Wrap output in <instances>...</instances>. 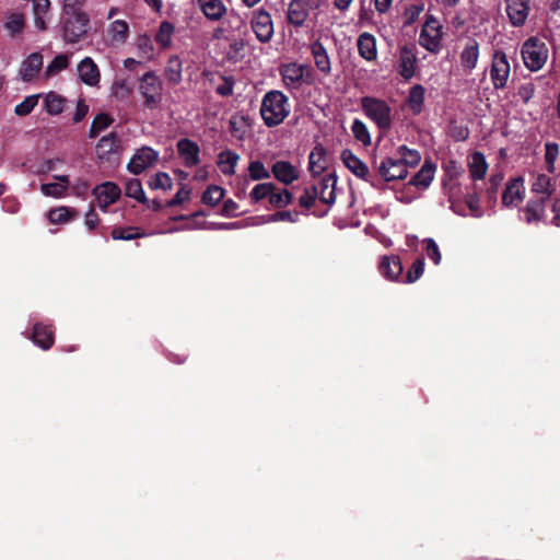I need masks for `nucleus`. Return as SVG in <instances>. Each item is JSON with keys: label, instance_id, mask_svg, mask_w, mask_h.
<instances>
[{"label": "nucleus", "instance_id": "nucleus-61", "mask_svg": "<svg viewBox=\"0 0 560 560\" xmlns=\"http://www.w3.org/2000/svg\"><path fill=\"white\" fill-rule=\"evenodd\" d=\"M299 177V171L289 162L282 161V184H291Z\"/></svg>", "mask_w": 560, "mask_h": 560}, {"label": "nucleus", "instance_id": "nucleus-11", "mask_svg": "<svg viewBox=\"0 0 560 560\" xmlns=\"http://www.w3.org/2000/svg\"><path fill=\"white\" fill-rule=\"evenodd\" d=\"M260 116L268 127L280 124V91L272 90L264 96Z\"/></svg>", "mask_w": 560, "mask_h": 560}, {"label": "nucleus", "instance_id": "nucleus-53", "mask_svg": "<svg viewBox=\"0 0 560 560\" xmlns=\"http://www.w3.org/2000/svg\"><path fill=\"white\" fill-rule=\"evenodd\" d=\"M424 272V259L423 258H417L410 269H408L406 273V278L402 280V282L406 283H413L416 282Z\"/></svg>", "mask_w": 560, "mask_h": 560}, {"label": "nucleus", "instance_id": "nucleus-38", "mask_svg": "<svg viewBox=\"0 0 560 560\" xmlns=\"http://www.w3.org/2000/svg\"><path fill=\"white\" fill-rule=\"evenodd\" d=\"M78 217V211L69 207L52 208L47 213V219L51 224H63Z\"/></svg>", "mask_w": 560, "mask_h": 560}, {"label": "nucleus", "instance_id": "nucleus-31", "mask_svg": "<svg viewBox=\"0 0 560 560\" xmlns=\"http://www.w3.org/2000/svg\"><path fill=\"white\" fill-rule=\"evenodd\" d=\"M327 167L326 150L322 144H317L311 151L308 156V168L314 176L320 175Z\"/></svg>", "mask_w": 560, "mask_h": 560}, {"label": "nucleus", "instance_id": "nucleus-28", "mask_svg": "<svg viewBox=\"0 0 560 560\" xmlns=\"http://www.w3.org/2000/svg\"><path fill=\"white\" fill-rule=\"evenodd\" d=\"M357 46L359 50V55L365 59L366 61H373L377 57V49H376V39L375 37L364 32L361 35H359L357 40Z\"/></svg>", "mask_w": 560, "mask_h": 560}, {"label": "nucleus", "instance_id": "nucleus-7", "mask_svg": "<svg viewBox=\"0 0 560 560\" xmlns=\"http://www.w3.org/2000/svg\"><path fill=\"white\" fill-rule=\"evenodd\" d=\"M343 165L359 179L370 184L375 189H381V180L374 175L369 165L357 156L351 150L345 149L341 152Z\"/></svg>", "mask_w": 560, "mask_h": 560}, {"label": "nucleus", "instance_id": "nucleus-36", "mask_svg": "<svg viewBox=\"0 0 560 560\" xmlns=\"http://www.w3.org/2000/svg\"><path fill=\"white\" fill-rule=\"evenodd\" d=\"M240 160V155L232 150H223L218 155V166L224 175H233L235 166Z\"/></svg>", "mask_w": 560, "mask_h": 560}, {"label": "nucleus", "instance_id": "nucleus-35", "mask_svg": "<svg viewBox=\"0 0 560 560\" xmlns=\"http://www.w3.org/2000/svg\"><path fill=\"white\" fill-rule=\"evenodd\" d=\"M33 2V15H34V24L36 28L40 32L47 30V23L45 16L47 15L50 9L49 0H32Z\"/></svg>", "mask_w": 560, "mask_h": 560}, {"label": "nucleus", "instance_id": "nucleus-57", "mask_svg": "<svg viewBox=\"0 0 560 560\" xmlns=\"http://www.w3.org/2000/svg\"><path fill=\"white\" fill-rule=\"evenodd\" d=\"M249 176L253 180H259L269 177L268 171L260 161H253L248 165Z\"/></svg>", "mask_w": 560, "mask_h": 560}, {"label": "nucleus", "instance_id": "nucleus-51", "mask_svg": "<svg viewBox=\"0 0 560 560\" xmlns=\"http://www.w3.org/2000/svg\"><path fill=\"white\" fill-rule=\"evenodd\" d=\"M25 26V19L21 13H12L7 23L5 28L10 32L12 36L20 34Z\"/></svg>", "mask_w": 560, "mask_h": 560}, {"label": "nucleus", "instance_id": "nucleus-2", "mask_svg": "<svg viewBox=\"0 0 560 560\" xmlns=\"http://www.w3.org/2000/svg\"><path fill=\"white\" fill-rule=\"evenodd\" d=\"M360 106L365 115L381 131H388L393 126V109L389 104L378 97L363 96Z\"/></svg>", "mask_w": 560, "mask_h": 560}, {"label": "nucleus", "instance_id": "nucleus-64", "mask_svg": "<svg viewBox=\"0 0 560 560\" xmlns=\"http://www.w3.org/2000/svg\"><path fill=\"white\" fill-rule=\"evenodd\" d=\"M85 0H65L63 14H85L80 9L83 7Z\"/></svg>", "mask_w": 560, "mask_h": 560}, {"label": "nucleus", "instance_id": "nucleus-45", "mask_svg": "<svg viewBox=\"0 0 560 560\" xmlns=\"http://www.w3.org/2000/svg\"><path fill=\"white\" fill-rule=\"evenodd\" d=\"M174 30V25L171 22L163 21L155 34V42L163 48L168 47L172 42Z\"/></svg>", "mask_w": 560, "mask_h": 560}, {"label": "nucleus", "instance_id": "nucleus-24", "mask_svg": "<svg viewBox=\"0 0 560 560\" xmlns=\"http://www.w3.org/2000/svg\"><path fill=\"white\" fill-rule=\"evenodd\" d=\"M311 54L314 58L316 68L324 74L331 72V63L328 52L320 40H315L310 45Z\"/></svg>", "mask_w": 560, "mask_h": 560}, {"label": "nucleus", "instance_id": "nucleus-1", "mask_svg": "<svg viewBox=\"0 0 560 560\" xmlns=\"http://www.w3.org/2000/svg\"><path fill=\"white\" fill-rule=\"evenodd\" d=\"M421 162V153L417 149H410L406 144L398 145L393 152L375 159L372 163L377 178L390 183L407 178L409 168L416 167Z\"/></svg>", "mask_w": 560, "mask_h": 560}, {"label": "nucleus", "instance_id": "nucleus-43", "mask_svg": "<svg viewBox=\"0 0 560 560\" xmlns=\"http://www.w3.org/2000/svg\"><path fill=\"white\" fill-rule=\"evenodd\" d=\"M125 194L127 197L132 198L140 203L149 202V200L143 191L141 182L138 178H131L126 183Z\"/></svg>", "mask_w": 560, "mask_h": 560}, {"label": "nucleus", "instance_id": "nucleus-54", "mask_svg": "<svg viewBox=\"0 0 560 560\" xmlns=\"http://www.w3.org/2000/svg\"><path fill=\"white\" fill-rule=\"evenodd\" d=\"M423 244L428 258L431 259L434 265H439L441 262L442 256L436 242L433 238L428 237L423 240Z\"/></svg>", "mask_w": 560, "mask_h": 560}, {"label": "nucleus", "instance_id": "nucleus-15", "mask_svg": "<svg viewBox=\"0 0 560 560\" xmlns=\"http://www.w3.org/2000/svg\"><path fill=\"white\" fill-rule=\"evenodd\" d=\"M93 195L98 200L101 207L106 208L120 198L121 189L115 183L105 182L93 189Z\"/></svg>", "mask_w": 560, "mask_h": 560}, {"label": "nucleus", "instance_id": "nucleus-42", "mask_svg": "<svg viewBox=\"0 0 560 560\" xmlns=\"http://www.w3.org/2000/svg\"><path fill=\"white\" fill-rule=\"evenodd\" d=\"M114 122V118L109 116L107 113L97 114L91 124L89 130V138H96L102 131L107 129Z\"/></svg>", "mask_w": 560, "mask_h": 560}, {"label": "nucleus", "instance_id": "nucleus-4", "mask_svg": "<svg viewBox=\"0 0 560 560\" xmlns=\"http://www.w3.org/2000/svg\"><path fill=\"white\" fill-rule=\"evenodd\" d=\"M314 82L313 70L306 63L282 65V83L290 90H299L302 85Z\"/></svg>", "mask_w": 560, "mask_h": 560}, {"label": "nucleus", "instance_id": "nucleus-30", "mask_svg": "<svg viewBox=\"0 0 560 560\" xmlns=\"http://www.w3.org/2000/svg\"><path fill=\"white\" fill-rule=\"evenodd\" d=\"M308 16V4L304 0H291L288 8V21L301 26Z\"/></svg>", "mask_w": 560, "mask_h": 560}, {"label": "nucleus", "instance_id": "nucleus-12", "mask_svg": "<svg viewBox=\"0 0 560 560\" xmlns=\"http://www.w3.org/2000/svg\"><path fill=\"white\" fill-rule=\"evenodd\" d=\"M159 152L151 147H141L130 159L127 164V170L133 175H140L148 167L152 166L159 161Z\"/></svg>", "mask_w": 560, "mask_h": 560}, {"label": "nucleus", "instance_id": "nucleus-37", "mask_svg": "<svg viewBox=\"0 0 560 560\" xmlns=\"http://www.w3.org/2000/svg\"><path fill=\"white\" fill-rule=\"evenodd\" d=\"M425 89L421 84H415L410 88L407 103L415 115H419L424 105Z\"/></svg>", "mask_w": 560, "mask_h": 560}, {"label": "nucleus", "instance_id": "nucleus-23", "mask_svg": "<svg viewBox=\"0 0 560 560\" xmlns=\"http://www.w3.org/2000/svg\"><path fill=\"white\" fill-rule=\"evenodd\" d=\"M556 191V182L546 174H538L532 183V192L538 198L548 200Z\"/></svg>", "mask_w": 560, "mask_h": 560}, {"label": "nucleus", "instance_id": "nucleus-14", "mask_svg": "<svg viewBox=\"0 0 560 560\" xmlns=\"http://www.w3.org/2000/svg\"><path fill=\"white\" fill-rule=\"evenodd\" d=\"M176 148L186 167H194L200 163V148L197 142L183 138L177 141Z\"/></svg>", "mask_w": 560, "mask_h": 560}, {"label": "nucleus", "instance_id": "nucleus-33", "mask_svg": "<svg viewBox=\"0 0 560 560\" xmlns=\"http://www.w3.org/2000/svg\"><path fill=\"white\" fill-rule=\"evenodd\" d=\"M468 168L470 177L474 180L483 179L488 170V163L486 161L485 154L479 151L474 152L470 156Z\"/></svg>", "mask_w": 560, "mask_h": 560}, {"label": "nucleus", "instance_id": "nucleus-32", "mask_svg": "<svg viewBox=\"0 0 560 560\" xmlns=\"http://www.w3.org/2000/svg\"><path fill=\"white\" fill-rule=\"evenodd\" d=\"M203 15L211 21H219L226 13V7L221 0H197Z\"/></svg>", "mask_w": 560, "mask_h": 560}, {"label": "nucleus", "instance_id": "nucleus-9", "mask_svg": "<svg viewBox=\"0 0 560 560\" xmlns=\"http://www.w3.org/2000/svg\"><path fill=\"white\" fill-rule=\"evenodd\" d=\"M510 72L511 67L506 54L495 50L490 66V80L494 90H503L506 86Z\"/></svg>", "mask_w": 560, "mask_h": 560}, {"label": "nucleus", "instance_id": "nucleus-10", "mask_svg": "<svg viewBox=\"0 0 560 560\" xmlns=\"http://www.w3.org/2000/svg\"><path fill=\"white\" fill-rule=\"evenodd\" d=\"M336 184H337V176L335 173H327L323 175L317 183H314L311 185L312 188H316L317 192V199L324 203L327 205L328 208L320 212L315 213L317 217H324L327 214L328 209L335 203L336 201Z\"/></svg>", "mask_w": 560, "mask_h": 560}, {"label": "nucleus", "instance_id": "nucleus-8", "mask_svg": "<svg viewBox=\"0 0 560 560\" xmlns=\"http://www.w3.org/2000/svg\"><path fill=\"white\" fill-rule=\"evenodd\" d=\"M88 14H63L62 36L67 43H78L88 32Z\"/></svg>", "mask_w": 560, "mask_h": 560}, {"label": "nucleus", "instance_id": "nucleus-22", "mask_svg": "<svg viewBox=\"0 0 560 560\" xmlns=\"http://www.w3.org/2000/svg\"><path fill=\"white\" fill-rule=\"evenodd\" d=\"M120 147V140L116 132L102 137L96 144V153L100 160L109 161L110 155Z\"/></svg>", "mask_w": 560, "mask_h": 560}, {"label": "nucleus", "instance_id": "nucleus-48", "mask_svg": "<svg viewBox=\"0 0 560 560\" xmlns=\"http://www.w3.org/2000/svg\"><path fill=\"white\" fill-rule=\"evenodd\" d=\"M42 94H33L26 96L21 103H19L14 107V114L20 117H25L30 115L33 109L37 106L39 97Z\"/></svg>", "mask_w": 560, "mask_h": 560}, {"label": "nucleus", "instance_id": "nucleus-55", "mask_svg": "<svg viewBox=\"0 0 560 560\" xmlns=\"http://www.w3.org/2000/svg\"><path fill=\"white\" fill-rule=\"evenodd\" d=\"M69 65V59H68V56L65 55V54H60L58 56H56L51 62L48 65L47 69H46V74L47 75H52V74H56L62 70H65Z\"/></svg>", "mask_w": 560, "mask_h": 560}, {"label": "nucleus", "instance_id": "nucleus-49", "mask_svg": "<svg viewBox=\"0 0 560 560\" xmlns=\"http://www.w3.org/2000/svg\"><path fill=\"white\" fill-rule=\"evenodd\" d=\"M244 49L245 43L243 42V39H234L232 43H230L226 49V60L232 63L241 61L244 58Z\"/></svg>", "mask_w": 560, "mask_h": 560}, {"label": "nucleus", "instance_id": "nucleus-47", "mask_svg": "<svg viewBox=\"0 0 560 560\" xmlns=\"http://www.w3.org/2000/svg\"><path fill=\"white\" fill-rule=\"evenodd\" d=\"M229 125L231 135L234 138L242 140L248 127L247 117L234 115L230 118Z\"/></svg>", "mask_w": 560, "mask_h": 560}, {"label": "nucleus", "instance_id": "nucleus-29", "mask_svg": "<svg viewBox=\"0 0 560 560\" xmlns=\"http://www.w3.org/2000/svg\"><path fill=\"white\" fill-rule=\"evenodd\" d=\"M276 189L275 185L271 183H262L256 185L252 192H250V199L254 202H258L261 199L268 197L269 203L279 207L280 206V192H275Z\"/></svg>", "mask_w": 560, "mask_h": 560}, {"label": "nucleus", "instance_id": "nucleus-18", "mask_svg": "<svg viewBox=\"0 0 560 560\" xmlns=\"http://www.w3.org/2000/svg\"><path fill=\"white\" fill-rule=\"evenodd\" d=\"M252 28L260 42H268L273 33L270 14L267 12L257 13L252 21Z\"/></svg>", "mask_w": 560, "mask_h": 560}, {"label": "nucleus", "instance_id": "nucleus-60", "mask_svg": "<svg viewBox=\"0 0 560 560\" xmlns=\"http://www.w3.org/2000/svg\"><path fill=\"white\" fill-rule=\"evenodd\" d=\"M112 32L114 39L125 40L128 36L129 26L127 22L122 20H116L112 24Z\"/></svg>", "mask_w": 560, "mask_h": 560}, {"label": "nucleus", "instance_id": "nucleus-63", "mask_svg": "<svg viewBox=\"0 0 560 560\" xmlns=\"http://www.w3.org/2000/svg\"><path fill=\"white\" fill-rule=\"evenodd\" d=\"M234 83L235 81L233 77H223V83L218 85L215 89L217 94L223 97L232 95Z\"/></svg>", "mask_w": 560, "mask_h": 560}, {"label": "nucleus", "instance_id": "nucleus-59", "mask_svg": "<svg viewBox=\"0 0 560 560\" xmlns=\"http://www.w3.org/2000/svg\"><path fill=\"white\" fill-rule=\"evenodd\" d=\"M190 192L191 189L188 188L186 185H183L180 189L176 192V195L171 200H168L165 206L168 208H173L184 203L185 201L189 200Z\"/></svg>", "mask_w": 560, "mask_h": 560}, {"label": "nucleus", "instance_id": "nucleus-58", "mask_svg": "<svg viewBox=\"0 0 560 560\" xmlns=\"http://www.w3.org/2000/svg\"><path fill=\"white\" fill-rule=\"evenodd\" d=\"M40 190L45 196L60 198L65 195L66 186L59 183H47L40 186Z\"/></svg>", "mask_w": 560, "mask_h": 560}, {"label": "nucleus", "instance_id": "nucleus-25", "mask_svg": "<svg viewBox=\"0 0 560 560\" xmlns=\"http://www.w3.org/2000/svg\"><path fill=\"white\" fill-rule=\"evenodd\" d=\"M417 58L412 48L404 46L399 54V74L405 80H410L415 75Z\"/></svg>", "mask_w": 560, "mask_h": 560}, {"label": "nucleus", "instance_id": "nucleus-19", "mask_svg": "<svg viewBox=\"0 0 560 560\" xmlns=\"http://www.w3.org/2000/svg\"><path fill=\"white\" fill-rule=\"evenodd\" d=\"M436 166L430 161H425L421 168L409 179L408 184L418 189H427L433 182Z\"/></svg>", "mask_w": 560, "mask_h": 560}, {"label": "nucleus", "instance_id": "nucleus-62", "mask_svg": "<svg viewBox=\"0 0 560 560\" xmlns=\"http://www.w3.org/2000/svg\"><path fill=\"white\" fill-rule=\"evenodd\" d=\"M113 95L117 98H125L131 93V88L128 85L126 80L115 81L113 84Z\"/></svg>", "mask_w": 560, "mask_h": 560}, {"label": "nucleus", "instance_id": "nucleus-21", "mask_svg": "<svg viewBox=\"0 0 560 560\" xmlns=\"http://www.w3.org/2000/svg\"><path fill=\"white\" fill-rule=\"evenodd\" d=\"M380 272L388 280H398L402 273V265L398 256H383L378 266Z\"/></svg>", "mask_w": 560, "mask_h": 560}, {"label": "nucleus", "instance_id": "nucleus-3", "mask_svg": "<svg viewBox=\"0 0 560 560\" xmlns=\"http://www.w3.org/2000/svg\"><path fill=\"white\" fill-rule=\"evenodd\" d=\"M521 54L525 67L530 71H538L547 61L548 48L539 38L529 37L524 42Z\"/></svg>", "mask_w": 560, "mask_h": 560}, {"label": "nucleus", "instance_id": "nucleus-5", "mask_svg": "<svg viewBox=\"0 0 560 560\" xmlns=\"http://www.w3.org/2000/svg\"><path fill=\"white\" fill-rule=\"evenodd\" d=\"M442 25L432 14H425V22L419 35V44L431 54L442 49Z\"/></svg>", "mask_w": 560, "mask_h": 560}, {"label": "nucleus", "instance_id": "nucleus-52", "mask_svg": "<svg viewBox=\"0 0 560 560\" xmlns=\"http://www.w3.org/2000/svg\"><path fill=\"white\" fill-rule=\"evenodd\" d=\"M559 155V145L556 142L545 143V161L549 173L555 172V163Z\"/></svg>", "mask_w": 560, "mask_h": 560}, {"label": "nucleus", "instance_id": "nucleus-27", "mask_svg": "<svg viewBox=\"0 0 560 560\" xmlns=\"http://www.w3.org/2000/svg\"><path fill=\"white\" fill-rule=\"evenodd\" d=\"M43 67V56L40 52L31 54L23 62L20 69L22 79L26 82L32 81Z\"/></svg>", "mask_w": 560, "mask_h": 560}, {"label": "nucleus", "instance_id": "nucleus-16", "mask_svg": "<svg viewBox=\"0 0 560 560\" xmlns=\"http://www.w3.org/2000/svg\"><path fill=\"white\" fill-rule=\"evenodd\" d=\"M479 55V43L469 37L459 54L460 66L466 72H471L477 67Z\"/></svg>", "mask_w": 560, "mask_h": 560}, {"label": "nucleus", "instance_id": "nucleus-39", "mask_svg": "<svg viewBox=\"0 0 560 560\" xmlns=\"http://www.w3.org/2000/svg\"><path fill=\"white\" fill-rule=\"evenodd\" d=\"M66 98L60 94L51 91L45 95L44 108L52 116L59 115L63 112Z\"/></svg>", "mask_w": 560, "mask_h": 560}, {"label": "nucleus", "instance_id": "nucleus-50", "mask_svg": "<svg viewBox=\"0 0 560 560\" xmlns=\"http://www.w3.org/2000/svg\"><path fill=\"white\" fill-rule=\"evenodd\" d=\"M148 186L151 189L171 190L173 187V180L167 173L159 172L149 179Z\"/></svg>", "mask_w": 560, "mask_h": 560}, {"label": "nucleus", "instance_id": "nucleus-44", "mask_svg": "<svg viewBox=\"0 0 560 560\" xmlns=\"http://www.w3.org/2000/svg\"><path fill=\"white\" fill-rule=\"evenodd\" d=\"M351 131L354 139L361 142L364 147L371 144V133L366 127V125L359 118L353 119L351 125Z\"/></svg>", "mask_w": 560, "mask_h": 560}, {"label": "nucleus", "instance_id": "nucleus-41", "mask_svg": "<svg viewBox=\"0 0 560 560\" xmlns=\"http://www.w3.org/2000/svg\"><path fill=\"white\" fill-rule=\"evenodd\" d=\"M113 240L131 241L145 236V232L138 226H118L110 232Z\"/></svg>", "mask_w": 560, "mask_h": 560}, {"label": "nucleus", "instance_id": "nucleus-20", "mask_svg": "<svg viewBox=\"0 0 560 560\" xmlns=\"http://www.w3.org/2000/svg\"><path fill=\"white\" fill-rule=\"evenodd\" d=\"M32 340L36 346H38L43 350L50 349L55 341L54 330L51 326L45 325L43 323H36L33 327Z\"/></svg>", "mask_w": 560, "mask_h": 560}, {"label": "nucleus", "instance_id": "nucleus-34", "mask_svg": "<svg viewBox=\"0 0 560 560\" xmlns=\"http://www.w3.org/2000/svg\"><path fill=\"white\" fill-rule=\"evenodd\" d=\"M548 200L541 198L529 199L524 208L525 221L527 223L538 222L544 218L546 202Z\"/></svg>", "mask_w": 560, "mask_h": 560}, {"label": "nucleus", "instance_id": "nucleus-13", "mask_svg": "<svg viewBox=\"0 0 560 560\" xmlns=\"http://www.w3.org/2000/svg\"><path fill=\"white\" fill-rule=\"evenodd\" d=\"M529 2L530 0H506V14L510 23L520 27L523 26L529 14Z\"/></svg>", "mask_w": 560, "mask_h": 560}, {"label": "nucleus", "instance_id": "nucleus-46", "mask_svg": "<svg viewBox=\"0 0 560 560\" xmlns=\"http://www.w3.org/2000/svg\"><path fill=\"white\" fill-rule=\"evenodd\" d=\"M224 189L217 185L209 186L202 194L201 201L210 207L217 206L224 197Z\"/></svg>", "mask_w": 560, "mask_h": 560}, {"label": "nucleus", "instance_id": "nucleus-17", "mask_svg": "<svg viewBox=\"0 0 560 560\" xmlns=\"http://www.w3.org/2000/svg\"><path fill=\"white\" fill-rule=\"evenodd\" d=\"M524 182L523 178L517 177L510 179L502 192V203L505 207L516 206L524 197Z\"/></svg>", "mask_w": 560, "mask_h": 560}, {"label": "nucleus", "instance_id": "nucleus-56", "mask_svg": "<svg viewBox=\"0 0 560 560\" xmlns=\"http://www.w3.org/2000/svg\"><path fill=\"white\" fill-rule=\"evenodd\" d=\"M317 200L316 188L311 186L305 187L302 195L299 197V206L304 210H308Z\"/></svg>", "mask_w": 560, "mask_h": 560}, {"label": "nucleus", "instance_id": "nucleus-6", "mask_svg": "<svg viewBox=\"0 0 560 560\" xmlns=\"http://www.w3.org/2000/svg\"><path fill=\"white\" fill-rule=\"evenodd\" d=\"M138 90L144 98L143 105L145 108L155 109L159 107L162 102L163 84L153 71H149L142 75Z\"/></svg>", "mask_w": 560, "mask_h": 560}, {"label": "nucleus", "instance_id": "nucleus-40", "mask_svg": "<svg viewBox=\"0 0 560 560\" xmlns=\"http://www.w3.org/2000/svg\"><path fill=\"white\" fill-rule=\"evenodd\" d=\"M182 71H183V63L178 56H172L167 60L166 67H165V77L167 81L176 85L182 81Z\"/></svg>", "mask_w": 560, "mask_h": 560}, {"label": "nucleus", "instance_id": "nucleus-26", "mask_svg": "<svg viewBox=\"0 0 560 560\" xmlns=\"http://www.w3.org/2000/svg\"><path fill=\"white\" fill-rule=\"evenodd\" d=\"M78 72L80 79L90 86H94L100 82L98 68L90 57H85L80 61Z\"/></svg>", "mask_w": 560, "mask_h": 560}]
</instances>
